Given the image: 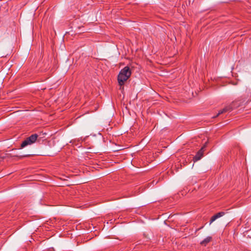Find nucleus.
Masks as SVG:
<instances>
[{
  "label": "nucleus",
  "mask_w": 251,
  "mask_h": 251,
  "mask_svg": "<svg viewBox=\"0 0 251 251\" xmlns=\"http://www.w3.org/2000/svg\"><path fill=\"white\" fill-rule=\"evenodd\" d=\"M225 214V213L224 212L221 211L213 215L210 219V224H211L212 223L215 221L217 219L224 216Z\"/></svg>",
  "instance_id": "obj_5"
},
{
  "label": "nucleus",
  "mask_w": 251,
  "mask_h": 251,
  "mask_svg": "<svg viewBox=\"0 0 251 251\" xmlns=\"http://www.w3.org/2000/svg\"><path fill=\"white\" fill-rule=\"evenodd\" d=\"M16 149H12V151L16 150Z\"/></svg>",
  "instance_id": "obj_8"
},
{
  "label": "nucleus",
  "mask_w": 251,
  "mask_h": 251,
  "mask_svg": "<svg viewBox=\"0 0 251 251\" xmlns=\"http://www.w3.org/2000/svg\"><path fill=\"white\" fill-rule=\"evenodd\" d=\"M38 135L37 134H33L29 137L26 138L24 141L22 142L20 146V149L25 148V147L31 145L34 143L37 139Z\"/></svg>",
  "instance_id": "obj_2"
},
{
  "label": "nucleus",
  "mask_w": 251,
  "mask_h": 251,
  "mask_svg": "<svg viewBox=\"0 0 251 251\" xmlns=\"http://www.w3.org/2000/svg\"><path fill=\"white\" fill-rule=\"evenodd\" d=\"M131 72L128 66H126L122 69L117 77L119 85L121 86L120 89H124V85L125 82L130 77Z\"/></svg>",
  "instance_id": "obj_1"
},
{
  "label": "nucleus",
  "mask_w": 251,
  "mask_h": 251,
  "mask_svg": "<svg viewBox=\"0 0 251 251\" xmlns=\"http://www.w3.org/2000/svg\"><path fill=\"white\" fill-rule=\"evenodd\" d=\"M203 228V226H201V228ZM200 229H201V228H200ZM199 229H200V228H199Z\"/></svg>",
  "instance_id": "obj_10"
},
{
  "label": "nucleus",
  "mask_w": 251,
  "mask_h": 251,
  "mask_svg": "<svg viewBox=\"0 0 251 251\" xmlns=\"http://www.w3.org/2000/svg\"><path fill=\"white\" fill-rule=\"evenodd\" d=\"M203 228V226H201V228ZM200 229H201V228H200ZM199 229H200V228H199Z\"/></svg>",
  "instance_id": "obj_9"
},
{
  "label": "nucleus",
  "mask_w": 251,
  "mask_h": 251,
  "mask_svg": "<svg viewBox=\"0 0 251 251\" xmlns=\"http://www.w3.org/2000/svg\"><path fill=\"white\" fill-rule=\"evenodd\" d=\"M207 142H205L203 147L197 152L196 155L193 157V161L196 162L200 160L203 156L204 150L206 147Z\"/></svg>",
  "instance_id": "obj_3"
},
{
  "label": "nucleus",
  "mask_w": 251,
  "mask_h": 251,
  "mask_svg": "<svg viewBox=\"0 0 251 251\" xmlns=\"http://www.w3.org/2000/svg\"><path fill=\"white\" fill-rule=\"evenodd\" d=\"M8 156H9L10 157H18L19 159H22V158H23L24 157H29V156H30V154H25V155H18L17 154H16V155H12V154H11V153L8 154Z\"/></svg>",
  "instance_id": "obj_6"
},
{
  "label": "nucleus",
  "mask_w": 251,
  "mask_h": 251,
  "mask_svg": "<svg viewBox=\"0 0 251 251\" xmlns=\"http://www.w3.org/2000/svg\"><path fill=\"white\" fill-rule=\"evenodd\" d=\"M211 239L212 237L211 236H208L201 242V244L205 246L211 241Z\"/></svg>",
  "instance_id": "obj_7"
},
{
  "label": "nucleus",
  "mask_w": 251,
  "mask_h": 251,
  "mask_svg": "<svg viewBox=\"0 0 251 251\" xmlns=\"http://www.w3.org/2000/svg\"><path fill=\"white\" fill-rule=\"evenodd\" d=\"M232 106L231 105H229L228 106H226L225 108H224L223 109L220 110L218 112V113L215 116L213 117V118H215L217 117L220 114H222L224 113H226L227 111H230L232 110Z\"/></svg>",
  "instance_id": "obj_4"
}]
</instances>
